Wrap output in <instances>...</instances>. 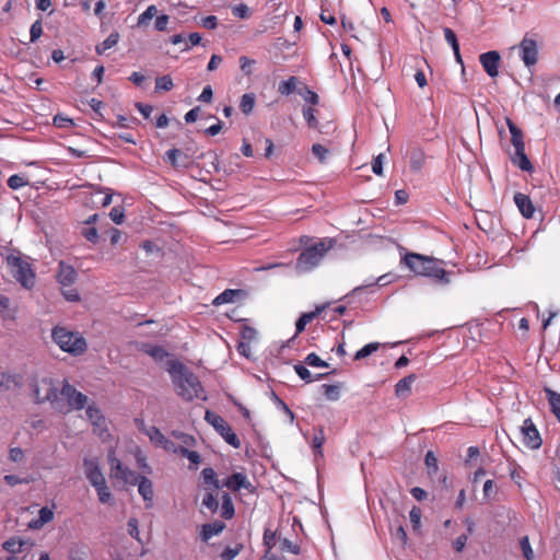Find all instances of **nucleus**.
<instances>
[{"label": "nucleus", "instance_id": "69168bd1", "mask_svg": "<svg viewBox=\"0 0 560 560\" xmlns=\"http://www.w3.org/2000/svg\"><path fill=\"white\" fill-rule=\"evenodd\" d=\"M422 512L419 508L413 506L409 512L410 522L415 529L419 528Z\"/></svg>", "mask_w": 560, "mask_h": 560}, {"label": "nucleus", "instance_id": "7c9ffc66", "mask_svg": "<svg viewBox=\"0 0 560 560\" xmlns=\"http://www.w3.org/2000/svg\"><path fill=\"white\" fill-rule=\"evenodd\" d=\"M546 394L548 397V402L550 405L551 411L560 422V394L548 388L546 389Z\"/></svg>", "mask_w": 560, "mask_h": 560}, {"label": "nucleus", "instance_id": "412c9836", "mask_svg": "<svg viewBox=\"0 0 560 560\" xmlns=\"http://www.w3.org/2000/svg\"><path fill=\"white\" fill-rule=\"evenodd\" d=\"M28 545L27 540L20 537H11L2 544V548L12 556H16L24 551V547ZM30 546H32L30 544Z\"/></svg>", "mask_w": 560, "mask_h": 560}, {"label": "nucleus", "instance_id": "2f4dec72", "mask_svg": "<svg viewBox=\"0 0 560 560\" xmlns=\"http://www.w3.org/2000/svg\"><path fill=\"white\" fill-rule=\"evenodd\" d=\"M86 547L80 544H72L68 550V560H86Z\"/></svg>", "mask_w": 560, "mask_h": 560}, {"label": "nucleus", "instance_id": "338daca9", "mask_svg": "<svg viewBox=\"0 0 560 560\" xmlns=\"http://www.w3.org/2000/svg\"><path fill=\"white\" fill-rule=\"evenodd\" d=\"M109 217L110 219L116 223V224H121L124 222V219H125V213H124V209L120 208V207H114L112 208L110 212H109Z\"/></svg>", "mask_w": 560, "mask_h": 560}, {"label": "nucleus", "instance_id": "9d476101", "mask_svg": "<svg viewBox=\"0 0 560 560\" xmlns=\"http://www.w3.org/2000/svg\"><path fill=\"white\" fill-rule=\"evenodd\" d=\"M521 433L523 435V443L528 448L537 450L541 446V436L530 418L524 420L521 427Z\"/></svg>", "mask_w": 560, "mask_h": 560}, {"label": "nucleus", "instance_id": "cd10ccee", "mask_svg": "<svg viewBox=\"0 0 560 560\" xmlns=\"http://www.w3.org/2000/svg\"><path fill=\"white\" fill-rule=\"evenodd\" d=\"M299 79L296 77H290L288 80L281 81L278 86V92L281 95H290L298 90Z\"/></svg>", "mask_w": 560, "mask_h": 560}, {"label": "nucleus", "instance_id": "13d9d810", "mask_svg": "<svg viewBox=\"0 0 560 560\" xmlns=\"http://www.w3.org/2000/svg\"><path fill=\"white\" fill-rule=\"evenodd\" d=\"M26 185H27V180L18 174L10 176L8 179V186L13 190H16Z\"/></svg>", "mask_w": 560, "mask_h": 560}, {"label": "nucleus", "instance_id": "f704fd0d", "mask_svg": "<svg viewBox=\"0 0 560 560\" xmlns=\"http://www.w3.org/2000/svg\"><path fill=\"white\" fill-rule=\"evenodd\" d=\"M222 511L221 516L225 520H230L234 516V505L232 499L229 493L224 492L222 494Z\"/></svg>", "mask_w": 560, "mask_h": 560}, {"label": "nucleus", "instance_id": "3c124183", "mask_svg": "<svg viewBox=\"0 0 560 560\" xmlns=\"http://www.w3.org/2000/svg\"><path fill=\"white\" fill-rule=\"evenodd\" d=\"M202 505L210 510L212 513L217 512L219 503L213 492H208L202 499Z\"/></svg>", "mask_w": 560, "mask_h": 560}, {"label": "nucleus", "instance_id": "f3484780", "mask_svg": "<svg viewBox=\"0 0 560 560\" xmlns=\"http://www.w3.org/2000/svg\"><path fill=\"white\" fill-rule=\"evenodd\" d=\"M165 160L175 168H187L191 164L190 156L178 149L167 150Z\"/></svg>", "mask_w": 560, "mask_h": 560}, {"label": "nucleus", "instance_id": "a878e982", "mask_svg": "<svg viewBox=\"0 0 560 560\" xmlns=\"http://www.w3.org/2000/svg\"><path fill=\"white\" fill-rule=\"evenodd\" d=\"M416 381V375L410 374L401 378L396 385H395V393L398 397L406 396L411 390V385Z\"/></svg>", "mask_w": 560, "mask_h": 560}, {"label": "nucleus", "instance_id": "864d4df0", "mask_svg": "<svg viewBox=\"0 0 560 560\" xmlns=\"http://www.w3.org/2000/svg\"><path fill=\"white\" fill-rule=\"evenodd\" d=\"M158 13V9L155 5H149L143 13H141L138 18V25L145 24L149 20L154 18Z\"/></svg>", "mask_w": 560, "mask_h": 560}, {"label": "nucleus", "instance_id": "e2e57ef3", "mask_svg": "<svg viewBox=\"0 0 560 560\" xmlns=\"http://www.w3.org/2000/svg\"><path fill=\"white\" fill-rule=\"evenodd\" d=\"M3 480L5 481L7 485L11 487H14L20 483H30L32 481V479L30 478H20L16 475H5L3 477Z\"/></svg>", "mask_w": 560, "mask_h": 560}, {"label": "nucleus", "instance_id": "2eb2a0df", "mask_svg": "<svg viewBox=\"0 0 560 560\" xmlns=\"http://www.w3.org/2000/svg\"><path fill=\"white\" fill-rule=\"evenodd\" d=\"M83 465L85 477L92 486H95L105 479L96 458H84Z\"/></svg>", "mask_w": 560, "mask_h": 560}, {"label": "nucleus", "instance_id": "6ab92c4d", "mask_svg": "<svg viewBox=\"0 0 560 560\" xmlns=\"http://www.w3.org/2000/svg\"><path fill=\"white\" fill-rule=\"evenodd\" d=\"M514 202L517 206L522 215L526 219H530L534 215L535 207L530 200V198L522 192H516L514 195Z\"/></svg>", "mask_w": 560, "mask_h": 560}, {"label": "nucleus", "instance_id": "39448f33", "mask_svg": "<svg viewBox=\"0 0 560 560\" xmlns=\"http://www.w3.org/2000/svg\"><path fill=\"white\" fill-rule=\"evenodd\" d=\"M5 260L14 279L21 283L22 287L31 289L35 283V273L31 265L22 258L21 253L12 250L7 255Z\"/></svg>", "mask_w": 560, "mask_h": 560}, {"label": "nucleus", "instance_id": "58836bf2", "mask_svg": "<svg viewBox=\"0 0 560 560\" xmlns=\"http://www.w3.org/2000/svg\"><path fill=\"white\" fill-rule=\"evenodd\" d=\"M324 443H325L324 430L322 428H318L315 430L313 441H312V446L315 452V455H317V454L322 455V447H323Z\"/></svg>", "mask_w": 560, "mask_h": 560}, {"label": "nucleus", "instance_id": "c85d7f7f", "mask_svg": "<svg viewBox=\"0 0 560 560\" xmlns=\"http://www.w3.org/2000/svg\"><path fill=\"white\" fill-rule=\"evenodd\" d=\"M201 475H202L205 482L208 485H211L213 487V491H217L223 487L222 483L220 482V480L218 479L217 472L214 471L213 468H211V467L203 468L201 471Z\"/></svg>", "mask_w": 560, "mask_h": 560}, {"label": "nucleus", "instance_id": "8fccbe9b", "mask_svg": "<svg viewBox=\"0 0 560 560\" xmlns=\"http://www.w3.org/2000/svg\"><path fill=\"white\" fill-rule=\"evenodd\" d=\"M238 62L240 68L245 75H250L253 73V66L256 63L254 59H250L246 56H241Z\"/></svg>", "mask_w": 560, "mask_h": 560}, {"label": "nucleus", "instance_id": "a18cd8bd", "mask_svg": "<svg viewBox=\"0 0 560 560\" xmlns=\"http://www.w3.org/2000/svg\"><path fill=\"white\" fill-rule=\"evenodd\" d=\"M298 93L304 98L305 102L317 105L319 102L318 95L310 90L307 86H304L302 90H299Z\"/></svg>", "mask_w": 560, "mask_h": 560}, {"label": "nucleus", "instance_id": "4468645a", "mask_svg": "<svg viewBox=\"0 0 560 560\" xmlns=\"http://www.w3.org/2000/svg\"><path fill=\"white\" fill-rule=\"evenodd\" d=\"M56 278L59 284L62 287H68L72 285L77 281L78 272L71 265H68L61 260L58 264Z\"/></svg>", "mask_w": 560, "mask_h": 560}, {"label": "nucleus", "instance_id": "4d7b16f0", "mask_svg": "<svg viewBox=\"0 0 560 560\" xmlns=\"http://www.w3.org/2000/svg\"><path fill=\"white\" fill-rule=\"evenodd\" d=\"M312 153L318 159L320 163H324L329 153L328 149L319 143H315L312 145Z\"/></svg>", "mask_w": 560, "mask_h": 560}, {"label": "nucleus", "instance_id": "6e6d98bb", "mask_svg": "<svg viewBox=\"0 0 560 560\" xmlns=\"http://www.w3.org/2000/svg\"><path fill=\"white\" fill-rule=\"evenodd\" d=\"M128 533L137 541L142 542L141 538H140V532H139V522H138L137 518H135V517L129 518V521H128Z\"/></svg>", "mask_w": 560, "mask_h": 560}, {"label": "nucleus", "instance_id": "e433bc0d", "mask_svg": "<svg viewBox=\"0 0 560 560\" xmlns=\"http://www.w3.org/2000/svg\"><path fill=\"white\" fill-rule=\"evenodd\" d=\"M144 352L149 354L151 358H153L155 361H162L168 355V353L163 347L152 345H147L144 347Z\"/></svg>", "mask_w": 560, "mask_h": 560}, {"label": "nucleus", "instance_id": "4be33fe9", "mask_svg": "<svg viewBox=\"0 0 560 560\" xmlns=\"http://www.w3.org/2000/svg\"><path fill=\"white\" fill-rule=\"evenodd\" d=\"M225 528V524L222 521H214L202 525L201 539L208 541L215 535H219Z\"/></svg>", "mask_w": 560, "mask_h": 560}, {"label": "nucleus", "instance_id": "20e7f679", "mask_svg": "<svg viewBox=\"0 0 560 560\" xmlns=\"http://www.w3.org/2000/svg\"><path fill=\"white\" fill-rule=\"evenodd\" d=\"M30 388L35 404L48 402L51 409L55 410L60 390L56 380L47 376L34 377L30 383Z\"/></svg>", "mask_w": 560, "mask_h": 560}, {"label": "nucleus", "instance_id": "37998d69", "mask_svg": "<svg viewBox=\"0 0 560 560\" xmlns=\"http://www.w3.org/2000/svg\"><path fill=\"white\" fill-rule=\"evenodd\" d=\"M304 364L313 368H328V363L322 360L316 353H308L304 359Z\"/></svg>", "mask_w": 560, "mask_h": 560}, {"label": "nucleus", "instance_id": "aec40b11", "mask_svg": "<svg viewBox=\"0 0 560 560\" xmlns=\"http://www.w3.org/2000/svg\"><path fill=\"white\" fill-rule=\"evenodd\" d=\"M22 385V376L19 374L0 373V392L18 388Z\"/></svg>", "mask_w": 560, "mask_h": 560}, {"label": "nucleus", "instance_id": "0eeeda50", "mask_svg": "<svg viewBox=\"0 0 560 560\" xmlns=\"http://www.w3.org/2000/svg\"><path fill=\"white\" fill-rule=\"evenodd\" d=\"M328 247L325 246L324 242H319L305 248L296 259V269L300 272L311 271L313 268L319 265Z\"/></svg>", "mask_w": 560, "mask_h": 560}, {"label": "nucleus", "instance_id": "f03ea898", "mask_svg": "<svg viewBox=\"0 0 560 560\" xmlns=\"http://www.w3.org/2000/svg\"><path fill=\"white\" fill-rule=\"evenodd\" d=\"M51 338L58 347L73 357L83 354L88 349L84 337L75 331H71L66 327L56 326L52 328Z\"/></svg>", "mask_w": 560, "mask_h": 560}, {"label": "nucleus", "instance_id": "473e14b6", "mask_svg": "<svg viewBox=\"0 0 560 560\" xmlns=\"http://www.w3.org/2000/svg\"><path fill=\"white\" fill-rule=\"evenodd\" d=\"M140 475H138L136 471L129 469L128 467H124V469L120 472H115V478L122 480L125 483L136 486L137 480L139 479Z\"/></svg>", "mask_w": 560, "mask_h": 560}, {"label": "nucleus", "instance_id": "bb28decb", "mask_svg": "<svg viewBox=\"0 0 560 560\" xmlns=\"http://www.w3.org/2000/svg\"><path fill=\"white\" fill-rule=\"evenodd\" d=\"M241 293V290L226 289L213 300L212 304L218 306L225 303H233L235 301V298L238 296Z\"/></svg>", "mask_w": 560, "mask_h": 560}, {"label": "nucleus", "instance_id": "1a4fd4ad", "mask_svg": "<svg viewBox=\"0 0 560 560\" xmlns=\"http://www.w3.org/2000/svg\"><path fill=\"white\" fill-rule=\"evenodd\" d=\"M433 259L434 258L430 256L417 253H407L402 257L401 262L405 264L416 276L425 277L430 266L433 264Z\"/></svg>", "mask_w": 560, "mask_h": 560}, {"label": "nucleus", "instance_id": "603ef678", "mask_svg": "<svg viewBox=\"0 0 560 560\" xmlns=\"http://www.w3.org/2000/svg\"><path fill=\"white\" fill-rule=\"evenodd\" d=\"M179 454L184 457H186L191 464L198 465L201 462V456L196 451H190L185 447L179 448Z\"/></svg>", "mask_w": 560, "mask_h": 560}, {"label": "nucleus", "instance_id": "09e8293b", "mask_svg": "<svg viewBox=\"0 0 560 560\" xmlns=\"http://www.w3.org/2000/svg\"><path fill=\"white\" fill-rule=\"evenodd\" d=\"M520 547H521L523 556L526 558V560H533L534 551L532 549L529 538L527 536H523L520 539Z\"/></svg>", "mask_w": 560, "mask_h": 560}, {"label": "nucleus", "instance_id": "ddd939ff", "mask_svg": "<svg viewBox=\"0 0 560 560\" xmlns=\"http://www.w3.org/2000/svg\"><path fill=\"white\" fill-rule=\"evenodd\" d=\"M222 486L226 487L231 491H238L241 489H246L249 492L255 491V487L247 479V476L243 472L232 474L222 482Z\"/></svg>", "mask_w": 560, "mask_h": 560}, {"label": "nucleus", "instance_id": "774afa93", "mask_svg": "<svg viewBox=\"0 0 560 560\" xmlns=\"http://www.w3.org/2000/svg\"><path fill=\"white\" fill-rule=\"evenodd\" d=\"M232 13L234 16L236 18H240V19H247L249 16V10H248V7L246 4H238V5H235L233 9H232Z\"/></svg>", "mask_w": 560, "mask_h": 560}, {"label": "nucleus", "instance_id": "b1692460", "mask_svg": "<svg viewBox=\"0 0 560 560\" xmlns=\"http://www.w3.org/2000/svg\"><path fill=\"white\" fill-rule=\"evenodd\" d=\"M54 518V512L51 509L44 506L39 510L38 518L33 520L30 523V527L33 529H39L45 524L49 523Z\"/></svg>", "mask_w": 560, "mask_h": 560}, {"label": "nucleus", "instance_id": "79ce46f5", "mask_svg": "<svg viewBox=\"0 0 560 560\" xmlns=\"http://www.w3.org/2000/svg\"><path fill=\"white\" fill-rule=\"evenodd\" d=\"M322 388L324 390V395L326 396V398L328 400L336 401L339 399V397H340V386L339 385L324 384V385H322Z\"/></svg>", "mask_w": 560, "mask_h": 560}, {"label": "nucleus", "instance_id": "f8f14e48", "mask_svg": "<svg viewBox=\"0 0 560 560\" xmlns=\"http://www.w3.org/2000/svg\"><path fill=\"white\" fill-rule=\"evenodd\" d=\"M479 61L489 77L495 78L499 74L501 57L497 50H490L481 54L479 56Z\"/></svg>", "mask_w": 560, "mask_h": 560}, {"label": "nucleus", "instance_id": "a211bd4d", "mask_svg": "<svg viewBox=\"0 0 560 560\" xmlns=\"http://www.w3.org/2000/svg\"><path fill=\"white\" fill-rule=\"evenodd\" d=\"M138 492L145 502V508L151 509L153 506L154 490L152 481L145 477L140 476L137 480Z\"/></svg>", "mask_w": 560, "mask_h": 560}, {"label": "nucleus", "instance_id": "c03bdc74", "mask_svg": "<svg viewBox=\"0 0 560 560\" xmlns=\"http://www.w3.org/2000/svg\"><path fill=\"white\" fill-rule=\"evenodd\" d=\"M295 373L301 377V380L305 381L306 383L314 382L313 374L308 371V369L302 364L296 363L293 366Z\"/></svg>", "mask_w": 560, "mask_h": 560}, {"label": "nucleus", "instance_id": "5fc2aeb1", "mask_svg": "<svg viewBox=\"0 0 560 560\" xmlns=\"http://www.w3.org/2000/svg\"><path fill=\"white\" fill-rule=\"evenodd\" d=\"M315 110L312 107H304L303 108V117L306 120L310 128H317L318 120L315 117Z\"/></svg>", "mask_w": 560, "mask_h": 560}, {"label": "nucleus", "instance_id": "49530a36", "mask_svg": "<svg viewBox=\"0 0 560 560\" xmlns=\"http://www.w3.org/2000/svg\"><path fill=\"white\" fill-rule=\"evenodd\" d=\"M271 398L275 401V404L277 405V407L289 417L290 422H293L294 413L291 411V409L288 407V405L281 398H279L275 392L271 393Z\"/></svg>", "mask_w": 560, "mask_h": 560}, {"label": "nucleus", "instance_id": "ea45409f", "mask_svg": "<svg viewBox=\"0 0 560 560\" xmlns=\"http://www.w3.org/2000/svg\"><path fill=\"white\" fill-rule=\"evenodd\" d=\"M381 343L378 342H370L365 345L363 348L358 350L354 354V360H362L369 355H371L373 352L377 351Z\"/></svg>", "mask_w": 560, "mask_h": 560}, {"label": "nucleus", "instance_id": "dca6fc26", "mask_svg": "<svg viewBox=\"0 0 560 560\" xmlns=\"http://www.w3.org/2000/svg\"><path fill=\"white\" fill-rule=\"evenodd\" d=\"M441 261L438 259H433V264L430 266L429 271L425 277L431 278L434 282L447 285L451 283V271L445 270L440 266Z\"/></svg>", "mask_w": 560, "mask_h": 560}, {"label": "nucleus", "instance_id": "0e129e2a", "mask_svg": "<svg viewBox=\"0 0 560 560\" xmlns=\"http://www.w3.org/2000/svg\"><path fill=\"white\" fill-rule=\"evenodd\" d=\"M257 336V331L255 328L253 327H249L247 325H243L242 328H241V337L250 342L253 341Z\"/></svg>", "mask_w": 560, "mask_h": 560}, {"label": "nucleus", "instance_id": "052dcab7", "mask_svg": "<svg viewBox=\"0 0 560 560\" xmlns=\"http://www.w3.org/2000/svg\"><path fill=\"white\" fill-rule=\"evenodd\" d=\"M277 542H278L277 533L271 532L270 529H266L264 533V544H265V546L268 547V550L270 551V549L272 547H275L277 545Z\"/></svg>", "mask_w": 560, "mask_h": 560}, {"label": "nucleus", "instance_id": "393cba45", "mask_svg": "<svg viewBox=\"0 0 560 560\" xmlns=\"http://www.w3.org/2000/svg\"><path fill=\"white\" fill-rule=\"evenodd\" d=\"M85 415L92 424L102 428L105 424V418L102 411L95 405H86Z\"/></svg>", "mask_w": 560, "mask_h": 560}, {"label": "nucleus", "instance_id": "423d86ee", "mask_svg": "<svg viewBox=\"0 0 560 560\" xmlns=\"http://www.w3.org/2000/svg\"><path fill=\"white\" fill-rule=\"evenodd\" d=\"M506 125L511 133V143L514 148V154L511 156L512 163L522 171L532 172L533 165L525 153L523 131L510 118H506Z\"/></svg>", "mask_w": 560, "mask_h": 560}, {"label": "nucleus", "instance_id": "c9c22d12", "mask_svg": "<svg viewBox=\"0 0 560 560\" xmlns=\"http://www.w3.org/2000/svg\"><path fill=\"white\" fill-rule=\"evenodd\" d=\"M424 153L420 149H413L410 155V168L413 172H419L424 164Z\"/></svg>", "mask_w": 560, "mask_h": 560}, {"label": "nucleus", "instance_id": "5701e85b", "mask_svg": "<svg viewBox=\"0 0 560 560\" xmlns=\"http://www.w3.org/2000/svg\"><path fill=\"white\" fill-rule=\"evenodd\" d=\"M325 308L326 305H320L316 306L313 312L303 313L295 323L296 334L302 332L305 329V326L316 318Z\"/></svg>", "mask_w": 560, "mask_h": 560}, {"label": "nucleus", "instance_id": "4c0bfd02", "mask_svg": "<svg viewBox=\"0 0 560 560\" xmlns=\"http://www.w3.org/2000/svg\"><path fill=\"white\" fill-rule=\"evenodd\" d=\"M278 542H279V549L282 552H290V553H293V555H299L300 553V546L298 544H295V542H292L288 538L279 537L278 538Z\"/></svg>", "mask_w": 560, "mask_h": 560}, {"label": "nucleus", "instance_id": "bf43d9fd", "mask_svg": "<svg viewBox=\"0 0 560 560\" xmlns=\"http://www.w3.org/2000/svg\"><path fill=\"white\" fill-rule=\"evenodd\" d=\"M43 34L42 21L37 20L31 25L30 37L31 42H36Z\"/></svg>", "mask_w": 560, "mask_h": 560}, {"label": "nucleus", "instance_id": "c756f323", "mask_svg": "<svg viewBox=\"0 0 560 560\" xmlns=\"http://www.w3.org/2000/svg\"><path fill=\"white\" fill-rule=\"evenodd\" d=\"M256 103V96L254 93H245L242 95L240 101V109L243 114H252Z\"/></svg>", "mask_w": 560, "mask_h": 560}, {"label": "nucleus", "instance_id": "72a5a7b5", "mask_svg": "<svg viewBox=\"0 0 560 560\" xmlns=\"http://www.w3.org/2000/svg\"><path fill=\"white\" fill-rule=\"evenodd\" d=\"M119 40V34L117 32H113L109 36L103 40L100 45L96 46L95 50L97 55H103L106 50L114 47Z\"/></svg>", "mask_w": 560, "mask_h": 560}, {"label": "nucleus", "instance_id": "a19ab883", "mask_svg": "<svg viewBox=\"0 0 560 560\" xmlns=\"http://www.w3.org/2000/svg\"><path fill=\"white\" fill-rule=\"evenodd\" d=\"M424 464L428 468V474L430 476H433L438 472V470H439L438 458L432 451L427 452L425 457H424Z\"/></svg>", "mask_w": 560, "mask_h": 560}, {"label": "nucleus", "instance_id": "9b49d317", "mask_svg": "<svg viewBox=\"0 0 560 560\" xmlns=\"http://www.w3.org/2000/svg\"><path fill=\"white\" fill-rule=\"evenodd\" d=\"M520 57L526 67L534 66L538 60L537 43L534 39L524 37L518 46Z\"/></svg>", "mask_w": 560, "mask_h": 560}, {"label": "nucleus", "instance_id": "6e6552de", "mask_svg": "<svg viewBox=\"0 0 560 560\" xmlns=\"http://www.w3.org/2000/svg\"><path fill=\"white\" fill-rule=\"evenodd\" d=\"M206 421L211 424L215 431L223 438V440L231 446L238 448L241 441L233 432L229 423L218 413L207 410L205 415Z\"/></svg>", "mask_w": 560, "mask_h": 560}, {"label": "nucleus", "instance_id": "de8ad7c7", "mask_svg": "<svg viewBox=\"0 0 560 560\" xmlns=\"http://www.w3.org/2000/svg\"><path fill=\"white\" fill-rule=\"evenodd\" d=\"M174 86L173 84V80L170 75H163V77H159L156 80H155V89L158 91H170L172 90Z\"/></svg>", "mask_w": 560, "mask_h": 560}, {"label": "nucleus", "instance_id": "7ed1b4c3", "mask_svg": "<svg viewBox=\"0 0 560 560\" xmlns=\"http://www.w3.org/2000/svg\"><path fill=\"white\" fill-rule=\"evenodd\" d=\"M88 396L79 392L68 381H63L59 390L55 411L61 415H68L73 410H82L88 405Z\"/></svg>", "mask_w": 560, "mask_h": 560}, {"label": "nucleus", "instance_id": "f257e3e1", "mask_svg": "<svg viewBox=\"0 0 560 560\" xmlns=\"http://www.w3.org/2000/svg\"><path fill=\"white\" fill-rule=\"evenodd\" d=\"M167 372L171 375L176 394L184 400L191 401L201 398L203 388L197 375L179 361H171Z\"/></svg>", "mask_w": 560, "mask_h": 560}, {"label": "nucleus", "instance_id": "680f3d73", "mask_svg": "<svg viewBox=\"0 0 560 560\" xmlns=\"http://www.w3.org/2000/svg\"><path fill=\"white\" fill-rule=\"evenodd\" d=\"M242 549V545H237L236 547L232 548V547H226L222 552H221V559L222 560H233L241 551Z\"/></svg>", "mask_w": 560, "mask_h": 560}]
</instances>
